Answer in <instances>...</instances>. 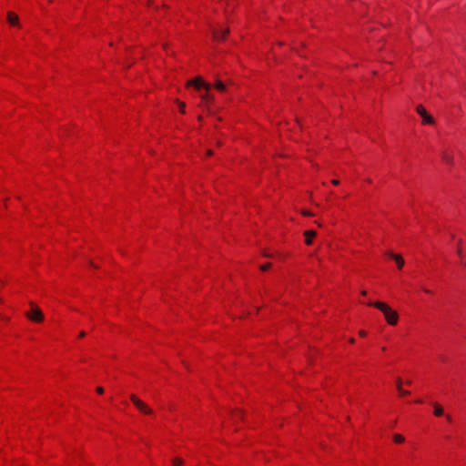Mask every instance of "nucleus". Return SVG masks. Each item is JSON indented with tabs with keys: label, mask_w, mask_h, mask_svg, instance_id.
<instances>
[{
	"label": "nucleus",
	"mask_w": 466,
	"mask_h": 466,
	"mask_svg": "<svg viewBox=\"0 0 466 466\" xmlns=\"http://www.w3.org/2000/svg\"><path fill=\"white\" fill-rule=\"evenodd\" d=\"M434 414L435 416H441L443 414V409L438 403H434Z\"/></svg>",
	"instance_id": "ddd939ff"
},
{
	"label": "nucleus",
	"mask_w": 466,
	"mask_h": 466,
	"mask_svg": "<svg viewBox=\"0 0 466 466\" xmlns=\"http://www.w3.org/2000/svg\"><path fill=\"white\" fill-rule=\"evenodd\" d=\"M18 16L13 13V12H8L7 14V21L9 22L10 25H19V22H18Z\"/></svg>",
	"instance_id": "6e6552de"
},
{
	"label": "nucleus",
	"mask_w": 466,
	"mask_h": 466,
	"mask_svg": "<svg viewBox=\"0 0 466 466\" xmlns=\"http://www.w3.org/2000/svg\"><path fill=\"white\" fill-rule=\"evenodd\" d=\"M399 392H400V396H406V395L410 394L409 390H403L402 388L400 390H399Z\"/></svg>",
	"instance_id": "6ab92c4d"
},
{
	"label": "nucleus",
	"mask_w": 466,
	"mask_h": 466,
	"mask_svg": "<svg viewBox=\"0 0 466 466\" xmlns=\"http://www.w3.org/2000/svg\"><path fill=\"white\" fill-rule=\"evenodd\" d=\"M131 401L134 405L144 414L150 415L153 413L152 409H150L144 401L139 400L136 395L132 394L130 396Z\"/></svg>",
	"instance_id": "7ed1b4c3"
},
{
	"label": "nucleus",
	"mask_w": 466,
	"mask_h": 466,
	"mask_svg": "<svg viewBox=\"0 0 466 466\" xmlns=\"http://www.w3.org/2000/svg\"><path fill=\"white\" fill-rule=\"evenodd\" d=\"M461 241L460 240L459 243H458V248H457V254L461 257L462 255V251H461Z\"/></svg>",
	"instance_id": "aec40b11"
},
{
	"label": "nucleus",
	"mask_w": 466,
	"mask_h": 466,
	"mask_svg": "<svg viewBox=\"0 0 466 466\" xmlns=\"http://www.w3.org/2000/svg\"><path fill=\"white\" fill-rule=\"evenodd\" d=\"M270 267H271V263H265V264H263V265H261V266H260V269H261L262 271H266V270H268V268H270Z\"/></svg>",
	"instance_id": "f3484780"
},
{
	"label": "nucleus",
	"mask_w": 466,
	"mask_h": 466,
	"mask_svg": "<svg viewBox=\"0 0 466 466\" xmlns=\"http://www.w3.org/2000/svg\"><path fill=\"white\" fill-rule=\"evenodd\" d=\"M331 183H332L333 185L337 186V185H339V181L338 179H333V180L331 181Z\"/></svg>",
	"instance_id": "4be33fe9"
},
{
	"label": "nucleus",
	"mask_w": 466,
	"mask_h": 466,
	"mask_svg": "<svg viewBox=\"0 0 466 466\" xmlns=\"http://www.w3.org/2000/svg\"><path fill=\"white\" fill-rule=\"evenodd\" d=\"M367 294L366 290L361 291V295L365 296Z\"/></svg>",
	"instance_id": "7c9ffc66"
},
{
	"label": "nucleus",
	"mask_w": 466,
	"mask_h": 466,
	"mask_svg": "<svg viewBox=\"0 0 466 466\" xmlns=\"http://www.w3.org/2000/svg\"><path fill=\"white\" fill-rule=\"evenodd\" d=\"M368 305L371 306V307H375L376 309L380 310L383 313L387 322L390 325L397 324L398 319H399L398 313L396 311L392 310L390 306H388L386 303L380 302V301H376V302L370 301L368 303Z\"/></svg>",
	"instance_id": "f257e3e1"
},
{
	"label": "nucleus",
	"mask_w": 466,
	"mask_h": 466,
	"mask_svg": "<svg viewBox=\"0 0 466 466\" xmlns=\"http://www.w3.org/2000/svg\"><path fill=\"white\" fill-rule=\"evenodd\" d=\"M396 387H397V390H400L402 388V380L400 378H398L396 380Z\"/></svg>",
	"instance_id": "a211bd4d"
},
{
	"label": "nucleus",
	"mask_w": 466,
	"mask_h": 466,
	"mask_svg": "<svg viewBox=\"0 0 466 466\" xmlns=\"http://www.w3.org/2000/svg\"><path fill=\"white\" fill-rule=\"evenodd\" d=\"M304 236H305V243L307 245H310L312 243L313 238L316 236V231H314V230L305 231Z\"/></svg>",
	"instance_id": "1a4fd4ad"
},
{
	"label": "nucleus",
	"mask_w": 466,
	"mask_h": 466,
	"mask_svg": "<svg viewBox=\"0 0 466 466\" xmlns=\"http://www.w3.org/2000/svg\"><path fill=\"white\" fill-rule=\"evenodd\" d=\"M31 310L25 312V316L32 321L42 322L44 319V314L39 308H37L33 302H30Z\"/></svg>",
	"instance_id": "f03ea898"
},
{
	"label": "nucleus",
	"mask_w": 466,
	"mask_h": 466,
	"mask_svg": "<svg viewBox=\"0 0 466 466\" xmlns=\"http://www.w3.org/2000/svg\"><path fill=\"white\" fill-rule=\"evenodd\" d=\"M235 417H241V411H238V412L235 414Z\"/></svg>",
	"instance_id": "bb28decb"
},
{
	"label": "nucleus",
	"mask_w": 466,
	"mask_h": 466,
	"mask_svg": "<svg viewBox=\"0 0 466 466\" xmlns=\"http://www.w3.org/2000/svg\"><path fill=\"white\" fill-rule=\"evenodd\" d=\"M0 318H1L2 319L7 320V319H6V318H5V317L0 316Z\"/></svg>",
	"instance_id": "473e14b6"
},
{
	"label": "nucleus",
	"mask_w": 466,
	"mask_h": 466,
	"mask_svg": "<svg viewBox=\"0 0 466 466\" xmlns=\"http://www.w3.org/2000/svg\"><path fill=\"white\" fill-rule=\"evenodd\" d=\"M416 111L421 116L423 124H427V125L434 124L433 117L427 113L426 109L422 106H418L416 108Z\"/></svg>",
	"instance_id": "39448f33"
},
{
	"label": "nucleus",
	"mask_w": 466,
	"mask_h": 466,
	"mask_svg": "<svg viewBox=\"0 0 466 466\" xmlns=\"http://www.w3.org/2000/svg\"><path fill=\"white\" fill-rule=\"evenodd\" d=\"M0 283H1L2 285H4V284H5V282H4V281H2V280H0Z\"/></svg>",
	"instance_id": "e433bc0d"
},
{
	"label": "nucleus",
	"mask_w": 466,
	"mask_h": 466,
	"mask_svg": "<svg viewBox=\"0 0 466 466\" xmlns=\"http://www.w3.org/2000/svg\"><path fill=\"white\" fill-rule=\"evenodd\" d=\"M187 86H194L198 90H199L201 87L205 88L207 91H208L211 87V85L208 83L204 82L201 77L198 76L194 79H191L187 84Z\"/></svg>",
	"instance_id": "20e7f679"
},
{
	"label": "nucleus",
	"mask_w": 466,
	"mask_h": 466,
	"mask_svg": "<svg viewBox=\"0 0 466 466\" xmlns=\"http://www.w3.org/2000/svg\"><path fill=\"white\" fill-rule=\"evenodd\" d=\"M96 391L97 393L102 394L104 392V389L102 387H97Z\"/></svg>",
	"instance_id": "412c9836"
},
{
	"label": "nucleus",
	"mask_w": 466,
	"mask_h": 466,
	"mask_svg": "<svg viewBox=\"0 0 466 466\" xmlns=\"http://www.w3.org/2000/svg\"><path fill=\"white\" fill-rule=\"evenodd\" d=\"M406 384L410 385V384H411V381H410V380H407V381H406Z\"/></svg>",
	"instance_id": "2f4dec72"
},
{
	"label": "nucleus",
	"mask_w": 466,
	"mask_h": 466,
	"mask_svg": "<svg viewBox=\"0 0 466 466\" xmlns=\"http://www.w3.org/2000/svg\"><path fill=\"white\" fill-rule=\"evenodd\" d=\"M387 254H388V256H390L391 258H393L396 261L398 268L400 269H401L402 267L404 266V259L401 258V256L398 255V254H394L390 251H389Z\"/></svg>",
	"instance_id": "0eeeda50"
},
{
	"label": "nucleus",
	"mask_w": 466,
	"mask_h": 466,
	"mask_svg": "<svg viewBox=\"0 0 466 466\" xmlns=\"http://www.w3.org/2000/svg\"><path fill=\"white\" fill-rule=\"evenodd\" d=\"M228 33H229L228 28L222 29L221 31L212 28V35H213V37L215 40L224 39L228 35Z\"/></svg>",
	"instance_id": "423d86ee"
},
{
	"label": "nucleus",
	"mask_w": 466,
	"mask_h": 466,
	"mask_svg": "<svg viewBox=\"0 0 466 466\" xmlns=\"http://www.w3.org/2000/svg\"><path fill=\"white\" fill-rule=\"evenodd\" d=\"M200 97H201L204 101H206V102H207V104H208V103H212V102L214 101V96H213L211 94H209L208 92H206V93L202 94V95L200 96Z\"/></svg>",
	"instance_id": "f8f14e48"
},
{
	"label": "nucleus",
	"mask_w": 466,
	"mask_h": 466,
	"mask_svg": "<svg viewBox=\"0 0 466 466\" xmlns=\"http://www.w3.org/2000/svg\"><path fill=\"white\" fill-rule=\"evenodd\" d=\"M359 334H360V336H361V337H365V336H366V331H364V330H360Z\"/></svg>",
	"instance_id": "b1692460"
},
{
	"label": "nucleus",
	"mask_w": 466,
	"mask_h": 466,
	"mask_svg": "<svg viewBox=\"0 0 466 466\" xmlns=\"http://www.w3.org/2000/svg\"><path fill=\"white\" fill-rule=\"evenodd\" d=\"M426 293H431V290L425 289Z\"/></svg>",
	"instance_id": "f704fd0d"
},
{
	"label": "nucleus",
	"mask_w": 466,
	"mask_h": 466,
	"mask_svg": "<svg viewBox=\"0 0 466 466\" xmlns=\"http://www.w3.org/2000/svg\"><path fill=\"white\" fill-rule=\"evenodd\" d=\"M173 466H181L183 464V461L179 458H174L172 460Z\"/></svg>",
	"instance_id": "2eb2a0df"
},
{
	"label": "nucleus",
	"mask_w": 466,
	"mask_h": 466,
	"mask_svg": "<svg viewBox=\"0 0 466 466\" xmlns=\"http://www.w3.org/2000/svg\"><path fill=\"white\" fill-rule=\"evenodd\" d=\"M263 256H264V257H267V258H269V257H271V255H270V254H268V253H266V252H264V253H263Z\"/></svg>",
	"instance_id": "a878e982"
},
{
	"label": "nucleus",
	"mask_w": 466,
	"mask_h": 466,
	"mask_svg": "<svg viewBox=\"0 0 466 466\" xmlns=\"http://www.w3.org/2000/svg\"><path fill=\"white\" fill-rule=\"evenodd\" d=\"M302 214L304 216H312V214L309 211H302Z\"/></svg>",
	"instance_id": "5701e85b"
},
{
	"label": "nucleus",
	"mask_w": 466,
	"mask_h": 466,
	"mask_svg": "<svg viewBox=\"0 0 466 466\" xmlns=\"http://www.w3.org/2000/svg\"><path fill=\"white\" fill-rule=\"evenodd\" d=\"M417 402H418V403H421V402H422V400H417Z\"/></svg>",
	"instance_id": "c9c22d12"
},
{
	"label": "nucleus",
	"mask_w": 466,
	"mask_h": 466,
	"mask_svg": "<svg viewBox=\"0 0 466 466\" xmlns=\"http://www.w3.org/2000/svg\"><path fill=\"white\" fill-rule=\"evenodd\" d=\"M213 154L212 150H208V155L211 156Z\"/></svg>",
	"instance_id": "c85d7f7f"
},
{
	"label": "nucleus",
	"mask_w": 466,
	"mask_h": 466,
	"mask_svg": "<svg viewBox=\"0 0 466 466\" xmlns=\"http://www.w3.org/2000/svg\"><path fill=\"white\" fill-rule=\"evenodd\" d=\"M214 86H215L216 89L218 90L219 92H225L227 90L226 85L219 79H216Z\"/></svg>",
	"instance_id": "9b49d317"
},
{
	"label": "nucleus",
	"mask_w": 466,
	"mask_h": 466,
	"mask_svg": "<svg viewBox=\"0 0 466 466\" xmlns=\"http://www.w3.org/2000/svg\"><path fill=\"white\" fill-rule=\"evenodd\" d=\"M85 336H86V332H85V331H81V332L79 333V337H80V338H83V337H85Z\"/></svg>",
	"instance_id": "393cba45"
},
{
	"label": "nucleus",
	"mask_w": 466,
	"mask_h": 466,
	"mask_svg": "<svg viewBox=\"0 0 466 466\" xmlns=\"http://www.w3.org/2000/svg\"><path fill=\"white\" fill-rule=\"evenodd\" d=\"M177 103L178 104L180 112L185 113V103L178 100L177 101Z\"/></svg>",
	"instance_id": "dca6fc26"
},
{
	"label": "nucleus",
	"mask_w": 466,
	"mask_h": 466,
	"mask_svg": "<svg viewBox=\"0 0 466 466\" xmlns=\"http://www.w3.org/2000/svg\"><path fill=\"white\" fill-rule=\"evenodd\" d=\"M446 418H447V420H448L449 421H451V420H452L451 415H447V416H446Z\"/></svg>",
	"instance_id": "cd10ccee"
},
{
	"label": "nucleus",
	"mask_w": 466,
	"mask_h": 466,
	"mask_svg": "<svg viewBox=\"0 0 466 466\" xmlns=\"http://www.w3.org/2000/svg\"><path fill=\"white\" fill-rule=\"evenodd\" d=\"M90 265H91L92 267L96 268V266L94 265V263H93V262H90Z\"/></svg>",
	"instance_id": "72a5a7b5"
},
{
	"label": "nucleus",
	"mask_w": 466,
	"mask_h": 466,
	"mask_svg": "<svg viewBox=\"0 0 466 466\" xmlns=\"http://www.w3.org/2000/svg\"><path fill=\"white\" fill-rule=\"evenodd\" d=\"M354 341H355V339H354L353 338H350V343H354Z\"/></svg>",
	"instance_id": "c756f323"
},
{
	"label": "nucleus",
	"mask_w": 466,
	"mask_h": 466,
	"mask_svg": "<svg viewBox=\"0 0 466 466\" xmlns=\"http://www.w3.org/2000/svg\"><path fill=\"white\" fill-rule=\"evenodd\" d=\"M393 440L397 443H401L404 441V437L400 434L396 433L393 435Z\"/></svg>",
	"instance_id": "4468645a"
},
{
	"label": "nucleus",
	"mask_w": 466,
	"mask_h": 466,
	"mask_svg": "<svg viewBox=\"0 0 466 466\" xmlns=\"http://www.w3.org/2000/svg\"><path fill=\"white\" fill-rule=\"evenodd\" d=\"M441 157L446 164H449V165L453 164V157L449 152H447V151L442 152Z\"/></svg>",
	"instance_id": "9d476101"
}]
</instances>
